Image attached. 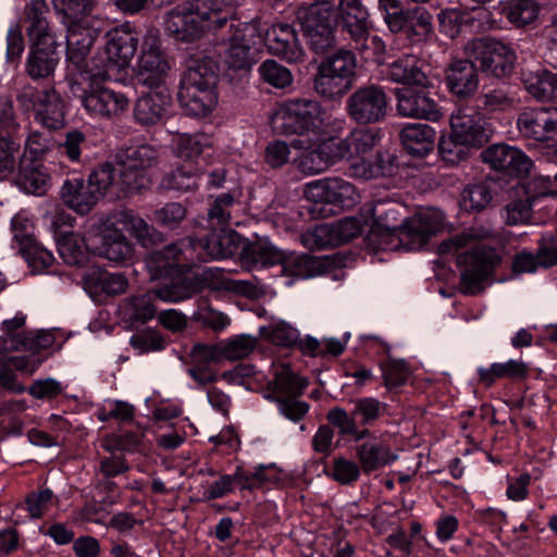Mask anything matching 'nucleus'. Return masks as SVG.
<instances>
[{
  "label": "nucleus",
  "instance_id": "nucleus-27",
  "mask_svg": "<svg viewBox=\"0 0 557 557\" xmlns=\"http://www.w3.org/2000/svg\"><path fill=\"white\" fill-rule=\"evenodd\" d=\"M423 67L424 62L419 57L404 53L386 65L384 74L386 79L396 84L426 87L430 83Z\"/></svg>",
  "mask_w": 557,
  "mask_h": 557
},
{
  "label": "nucleus",
  "instance_id": "nucleus-8",
  "mask_svg": "<svg viewBox=\"0 0 557 557\" xmlns=\"http://www.w3.org/2000/svg\"><path fill=\"white\" fill-rule=\"evenodd\" d=\"M170 64L161 50L159 29L148 27L141 37L137 60L138 82L148 88H160L165 84Z\"/></svg>",
  "mask_w": 557,
  "mask_h": 557
},
{
  "label": "nucleus",
  "instance_id": "nucleus-4",
  "mask_svg": "<svg viewBox=\"0 0 557 557\" xmlns=\"http://www.w3.org/2000/svg\"><path fill=\"white\" fill-rule=\"evenodd\" d=\"M227 24V15L213 0H195L187 5H178L169 11L164 18V29L175 40L191 42L206 32H216Z\"/></svg>",
  "mask_w": 557,
  "mask_h": 557
},
{
  "label": "nucleus",
  "instance_id": "nucleus-17",
  "mask_svg": "<svg viewBox=\"0 0 557 557\" xmlns=\"http://www.w3.org/2000/svg\"><path fill=\"white\" fill-rule=\"evenodd\" d=\"M481 159L493 170L516 177L527 176L533 165L532 160L520 149L506 144H494L481 152Z\"/></svg>",
  "mask_w": 557,
  "mask_h": 557
},
{
  "label": "nucleus",
  "instance_id": "nucleus-60",
  "mask_svg": "<svg viewBox=\"0 0 557 557\" xmlns=\"http://www.w3.org/2000/svg\"><path fill=\"white\" fill-rule=\"evenodd\" d=\"M157 299H159L157 289L131 298L128 301L131 317L140 322L150 321L156 317L157 308L154 302Z\"/></svg>",
  "mask_w": 557,
  "mask_h": 557
},
{
  "label": "nucleus",
  "instance_id": "nucleus-50",
  "mask_svg": "<svg viewBox=\"0 0 557 557\" xmlns=\"http://www.w3.org/2000/svg\"><path fill=\"white\" fill-rule=\"evenodd\" d=\"M366 216L373 221L371 228L396 230L403 227V223L406 221V219H401L397 207L382 202L370 205L366 209Z\"/></svg>",
  "mask_w": 557,
  "mask_h": 557
},
{
  "label": "nucleus",
  "instance_id": "nucleus-44",
  "mask_svg": "<svg viewBox=\"0 0 557 557\" xmlns=\"http://www.w3.org/2000/svg\"><path fill=\"white\" fill-rule=\"evenodd\" d=\"M202 174L197 166L181 165L163 176L161 186L180 193L194 190L198 188Z\"/></svg>",
  "mask_w": 557,
  "mask_h": 557
},
{
  "label": "nucleus",
  "instance_id": "nucleus-48",
  "mask_svg": "<svg viewBox=\"0 0 557 557\" xmlns=\"http://www.w3.org/2000/svg\"><path fill=\"white\" fill-rule=\"evenodd\" d=\"M313 87L322 98L335 100L342 98L351 88V85L319 65L314 75Z\"/></svg>",
  "mask_w": 557,
  "mask_h": 557
},
{
  "label": "nucleus",
  "instance_id": "nucleus-13",
  "mask_svg": "<svg viewBox=\"0 0 557 557\" xmlns=\"http://www.w3.org/2000/svg\"><path fill=\"white\" fill-rule=\"evenodd\" d=\"M188 246L190 260H221L235 256L243 247V239L236 231L222 226L203 238H189Z\"/></svg>",
  "mask_w": 557,
  "mask_h": 557
},
{
  "label": "nucleus",
  "instance_id": "nucleus-34",
  "mask_svg": "<svg viewBox=\"0 0 557 557\" xmlns=\"http://www.w3.org/2000/svg\"><path fill=\"white\" fill-rule=\"evenodd\" d=\"M61 197L69 208L79 214L90 212L99 200L89 183L85 184L81 177L66 180L61 188Z\"/></svg>",
  "mask_w": 557,
  "mask_h": 557
},
{
  "label": "nucleus",
  "instance_id": "nucleus-6",
  "mask_svg": "<svg viewBox=\"0 0 557 557\" xmlns=\"http://www.w3.org/2000/svg\"><path fill=\"white\" fill-rule=\"evenodd\" d=\"M230 35L224 39L223 60L234 71H248L256 63L255 47L261 38L260 23L257 20L240 22L228 20Z\"/></svg>",
  "mask_w": 557,
  "mask_h": 557
},
{
  "label": "nucleus",
  "instance_id": "nucleus-42",
  "mask_svg": "<svg viewBox=\"0 0 557 557\" xmlns=\"http://www.w3.org/2000/svg\"><path fill=\"white\" fill-rule=\"evenodd\" d=\"M49 8L46 0H32L25 7L26 22L28 23L27 34L29 40L55 39L49 32L47 14Z\"/></svg>",
  "mask_w": 557,
  "mask_h": 557
},
{
  "label": "nucleus",
  "instance_id": "nucleus-3",
  "mask_svg": "<svg viewBox=\"0 0 557 557\" xmlns=\"http://www.w3.org/2000/svg\"><path fill=\"white\" fill-rule=\"evenodd\" d=\"M441 211H425L406 218L396 230L371 228L368 245L374 251H412L421 249L443 226Z\"/></svg>",
  "mask_w": 557,
  "mask_h": 557
},
{
  "label": "nucleus",
  "instance_id": "nucleus-56",
  "mask_svg": "<svg viewBox=\"0 0 557 557\" xmlns=\"http://www.w3.org/2000/svg\"><path fill=\"white\" fill-rule=\"evenodd\" d=\"M409 23L404 33L412 44L428 39L433 30L432 15L424 8H413Z\"/></svg>",
  "mask_w": 557,
  "mask_h": 557
},
{
  "label": "nucleus",
  "instance_id": "nucleus-21",
  "mask_svg": "<svg viewBox=\"0 0 557 557\" xmlns=\"http://www.w3.org/2000/svg\"><path fill=\"white\" fill-rule=\"evenodd\" d=\"M264 41L271 54L288 63L304 60L305 52L298 41L297 33L288 23L272 24L265 32Z\"/></svg>",
  "mask_w": 557,
  "mask_h": 557
},
{
  "label": "nucleus",
  "instance_id": "nucleus-53",
  "mask_svg": "<svg viewBox=\"0 0 557 557\" xmlns=\"http://www.w3.org/2000/svg\"><path fill=\"white\" fill-rule=\"evenodd\" d=\"M59 504V497L51 488L41 487L30 492L25 498V510L32 519H40Z\"/></svg>",
  "mask_w": 557,
  "mask_h": 557
},
{
  "label": "nucleus",
  "instance_id": "nucleus-26",
  "mask_svg": "<svg viewBox=\"0 0 557 557\" xmlns=\"http://www.w3.org/2000/svg\"><path fill=\"white\" fill-rule=\"evenodd\" d=\"M380 140V133L371 128L356 127L344 138H332L336 160H354L367 156Z\"/></svg>",
  "mask_w": 557,
  "mask_h": 557
},
{
  "label": "nucleus",
  "instance_id": "nucleus-24",
  "mask_svg": "<svg viewBox=\"0 0 557 557\" xmlns=\"http://www.w3.org/2000/svg\"><path fill=\"white\" fill-rule=\"evenodd\" d=\"M30 41L32 46L25 63L26 73L34 81L50 77L53 75L60 61L57 40Z\"/></svg>",
  "mask_w": 557,
  "mask_h": 557
},
{
  "label": "nucleus",
  "instance_id": "nucleus-57",
  "mask_svg": "<svg viewBox=\"0 0 557 557\" xmlns=\"http://www.w3.org/2000/svg\"><path fill=\"white\" fill-rule=\"evenodd\" d=\"M301 240L304 245L311 250H320L339 244L334 224L327 223L319 224L311 231L306 232Z\"/></svg>",
  "mask_w": 557,
  "mask_h": 557
},
{
  "label": "nucleus",
  "instance_id": "nucleus-37",
  "mask_svg": "<svg viewBox=\"0 0 557 557\" xmlns=\"http://www.w3.org/2000/svg\"><path fill=\"white\" fill-rule=\"evenodd\" d=\"M36 121L50 129H58L65 124L64 101L54 90H45L38 98Z\"/></svg>",
  "mask_w": 557,
  "mask_h": 557
},
{
  "label": "nucleus",
  "instance_id": "nucleus-5",
  "mask_svg": "<svg viewBox=\"0 0 557 557\" xmlns=\"http://www.w3.org/2000/svg\"><path fill=\"white\" fill-rule=\"evenodd\" d=\"M271 126L280 135H298V138L324 135L325 110L313 99H288L277 104L271 115Z\"/></svg>",
  "mask_w": 557,
  "mask_h": 557
},
{
  "label": "nucleus",
  "instance_id": "nucleus-35",
  "mask_svg": "<svg viewBox=\"0 0 557 557\" xmlns=\"http://www.w3.org/2000/svg\"><path fill=\"white\" fill-rule=\"evenodd\" d=\"M109 216L123 231H128L144 247H148L162 238L160 232L149 225L143 218L135 215L131 210L116 211L109 214Z\"/></svg>",
  "mask_w": 557,
  "mask_h": 557
},
{
  "label": "nucleus",
  "instance_id": "nucleus-15",
  "mask_svg": "<svg viewBox=\"0 0 557 557\" xmlns=\"http://www.w3.org/2000/svg\"><path fill=\"white\" fill-rule=\"evenodd\" d=\"M138 35L131 22L110 29L106 34L104 53L107 55L100 70L117 71L126 69L137 50Z\"/></svg>",
  "mask_w": 557,
  "mask_h": 557
},
{
  "label": "nucleus",
  "instance_id": "nucleus-58",
  "mask_svg": "<svg viewBox=\"0 0 557 557\" xmlns=\"http://www.w3.org/2000/svg\"><path fill=\"white\" fill-rule=\"evenodd\" d=\"M236 484H242V487L248 485V474L244 473L240 467H237L233 474L221 475L219 480L212 482L206 492L207 498H222L232 493Z\"/></svg>",
  "mask_w": 557,
  "mask_h": 557
},
{
  "label": "nucleus",
  "instance_id": "nucleus-18",
  "mask_svg": "<svg viewBox=\"0 0 557 557\" xmlns=\"http://www.w3.org/2000/svg\"><path fill=\"white\" fill-rule=\"evenodd\" d=\"M517 126L525 138L542 143L554 141L557 139V108L527 109L519 114Z\"/></svg>",
  "mask_w": 557,
  "mask_h": 557
},
{
  "label": "nucleus",
  "instance_id": "nucleus-64",
  "mask_svg": "<svg viewBox=\"0 0 557 557\" xmlns=\"http://www.w3.org/2000/svg\"><path fill=\"white\" fill-rule=\"evenodd\" d=\"M21 253L34 273L47 271L54 262L53 253L38 243V240L24 248Z\"/></svg>",
  "mask_w": 557,
  "mask_h": 557
},
{
  "label": "nucleus",
  "instance_id": "nucleus-2",
  "mask_svg": "<svg viewBox=\"0 0 557 557\" xmlns=\"http://www.w3.org/2000/svg\"><path fill=\"white\" fill-rule=\"evenodd\" d=\"M111 74L107 70L82 73L81 77H69V90L79 102L85 113L94 120H113L121 116L129 107L124 92L107 86Z\"/></svg>",
  "mask_w": 557,
  "mask_h": 557
},
{
  "label": "nucleus",
  "instance_id": "nucleus-45",
  "mask_svg": "<svg viewBox=\"0 0 557 557\" xmlns=\"http://www.w3.org/2000/svg\"><path fill=\"white\" fill-rule=\"evenodd\" d=\"M476 372L479 375V382L485 386H491L500 377L524 376L527 373V367L522 361L509 359L506 362L492 363L488 368L479 367Z\"/></svg>",
  "mask_w": 557,
  "mask_h": 557
},
{
  "label": "nucleus",
  "instance_id": "nucleus-29",
  "mask_svg": "<svg viewBox=\"0 0 557 557\" xmlns=\"http://www.w3.org/2000/svg\"><path fill=\"white\" fill-rule=\"evenodd\" d=\"M83 284L84 289L92 298L101 295H121L128 288V281L124 274L111 273L99 267H92L85 273Z\"/></svg>",
  "mask_w": 557,
  "mask_h": 557
},
{
  "label": "nucleus",
  "instance_id": "nucleus-59",
  "mask_svg": "<svg viewBox=\"0 0 557 557\" xmlns=\"http://www.w3.org/2000/svg\"><path fill=\"white\" fill-rule=\"evenodd\" d=\"M220 345L223 358L239 360L248 357L255 350L257 338L248 334H239Z\"/></svg>",
  "mask_w": 557,
  "mask_h": 557
},
{
  "label": "nucleus",
  "instance_id": "nucleus-31",
  "mask_svg": "<svg viewBox=\"0 0 557 557\" xmlns=\"http://www.w3.org/2000/svg\"><path fill=\"white\" fill-rule=\"evenodd\" d=\"M161 287L156 288L159 300L163 302H181L191 298L197 293V283L190 275L188 267L183 268L163 278Z\"/></svg>",
  "mask_w": 557,
  "mask_h": 557
},
{
  "label": "nucleus",
  "instance_id": "nucleus-52",
  "mask_svg": "<svg viewBox=\"0 0 557 557\" xmlns=\"http://www.w3.org/2000/svg\"><path fill=\"white\" fill-rule=\"evenodd\" d=\"M17 184L22 189L29 194L41 195L46 191L49 175L35 164H26L20 162Z\"/></svg>",
  "mask_w": 557,
  "mask_h": 557
},
{
  "label": "nucleus",
  "instance_id": "nucleus-41",
  "mask_svg": "<svg viewBox=\"0 0 557 557\" xmlns=\"http://www.w3.org/2000/svg\"><path fill=\"white\" fill-rule=\"evenodd\" d=\"M494 9L518 27L531 24L540 14L535 0H500Z\"/></svg>",
  "mask_w": 557,
  "mask_h": 557
},
{
  "label": "nucleus",
  "instance_id": "nucleus-46",
  "mask_svg": "<svg viewBox=\"0 0 557 557\" xmlns=\"http://www.w3.org/2000/svg\"><path fill=\"white\" fill-rule=\"evenodd\" d=\"M58 251L62 260L70 265L81 267L89 260L85 240L76 233L65 234L58 242Z\"/></svg>",
  "mask_w": 557,
  "mask_h": 557
},
{
  "label": "nucleus",
  "instance_id": "nucleus-33",
  "mask_svg": "<svg viewBox=\"0 0 557 557\" xmlns=\"http://www.w3.org/2000/svg\"><path fill=\"white\" fill-rule=\"evenodd\" d=\"M119 172V163L114 166L112 163L106 162L89 174L88 183L98 198L107 195L112 198H120L135 193L134 190L123 189Z\"/></svg>",
  "mask_w": 557,
  "mask_h": 557
},
{
  "label": "nucleus",
  "instance_id": "nucleus-30",
  "mask_svg": "<svg viewBox=\"0 0 557 557\" xmlns=\"http://www.w3.org/2000/svg\"><path fill=\"white\" fill-rule=\"evenodd\" d=\"M307 385L308 382L297 375L289 366L280 364L274 368V376L268 383L269 394L265 395V398L277 400L297 397L302 394Z\"/></svg>",
  "mask_w": 557,
  "mask_h": 557
},
{
  "label": "nucleus",
  "instance_id": "nucleus-9",
  "mask_svg": "<svg viewBox=\"0 0 557 557\" xmlns=\"http://www.w3.org/2000/svg\"><path fill=\"white\" fill-rule=\"evenodd\" d=\"M465 51L479 63L482 72L498 78L509 75L517 60L510 46L488 37L472 39Z\"/></svg>",
  "mask_w": 557,
  "mask_h": 557
},
{
  "label": "nucleus",
  "instance_id": "nucleus-49",
  "mask_svg": "<svg viewBox=\"0 0 557 557\" xmlns=\"http://www.w3.org/2000/svg\"><path fill=\"white\" fill-rule=\"evenodd\" d=\"M259 335L276 346L292 347L299 339V332L283 320L272 321L269 325L259 327Z\"/></svg>",
  "mask_w": 557,
  "mask_h": 557
},
{
  "label": "nucleus",
  "instance_id": "nucleus-62",
  "mask_svg": "<svg viewBox=\"0 0 557 557\" xmlns=\"http://www.w3.org/2000/svg\"><path fill=\"white\" fill-rule=\"evenodd\" d=\"M261 78L274 88H285L293 83L290 71L274 60H265L258 69Z\"/></svg>",
  "mask_w": 557,
  "mask_h": 557
},
{
  "label": "nucleus",
  "instance_id": "nucleus-43",
  "mask_svg": "<svg viewBox=\"0 0 557 557\" xmlns=\"http://www.w3.org/2000/svg\"><path fill=\"white\" fill-rule=\"evenodd\" d=\"M211 145L212 139L206 133H177L172 140L173 153L186 161L195 160Z\"/></svg>",
  "mask_w": 557,
  "mask_h": 557
},
{
  "label": "nucleus",
  "instance_id": "nucleus-61",
  "mask_svg": "<svg viewBox=\"0 0 557 557\" xmlns=\"http://www.w3.org/2000/svg\"><path fill=\"white\" fill-rule=\"evenodd\" d=\"M492 200V193L488 185L484 183L467 186L462 194L460 206L466 211H480Z\"/></svg>",
  "mask_w": 557,
  "mask_h": 557
},
{
  "label": "nucleus",
  "instance_id": "nucleus-47",
  "mask_svg": "<svg viewBox=\"0 0 557 557\" xmlns=\"http://www.w3.org/2000/svg\"><path fill=\"white\" fill-rule=\"evenodd\" d=\"M332 74L342 77L343 81L352 86L357 69L355 54L346 49H338L333 54L326 57L320 64Z\"/></svg>",
  "mask_w": 557,
  "mask_h": 557
},
{
  "label": "nucleus",
  "instance_id": "nucleus-40",
  "mask_svg": "<svg viewBox=\"0 0 557 557\" xmlns=\"http://www.w3.org/2000/svg\"><path fill=\"white\" fill-rule=\"evenodd\" d=\"M182 107L193 116H208L218 104L215 88L187 89L178 91Z\"/></svg>",
  "mask_w": 557,
  "mask_h": 557
},
{
  "label": "nucleus",
  "instance_id": "nucleus-25",
  "mask_svg": "<svg viewBox=\"0 0 557 557\" xmlns=\"http://www.w3.org/2000/svg\"><path fill=\"white\" fill-rule=\"evenodd\" d=\"M327 260L324 257H314L309 253H290L283 256L280 268V277L286 287H290L297 280H307L322 274L326 269Z\"/></svg>",
  "mask_w": 557,
  "mask_h": 557
},
{
  "label": "nucleus",
  "instance_id": "nucleus-7",
  "mask_svg": "<svg viewBox=\"0 0 557 557\" xmlns=\"http://www.w3.org/2000/svg\"><path fill=\"white\" fill-rule=\"evenodd\" d=\"M296 16L313 51L321 53L334 45V17L331 4H301Z\"/></svg>",
  "mask_w": 557,
  "mask_h": 557
},
{
  "label": "nucleus",
  "instance_id": "nucleus-55",
  "mask_svg": "<svg viewBox=\"0 0 557 557\" xmlns=\"http://www.w3.org/2000/svg\"><path fill=\"white\" fill-rule=\"evenodd\" d=\"M354 160L356 161L350 163L348 173L355 178L369 181L385 175L387 171V165L382 152H377L373 161L368 160L366 156L355 158Z\"/></svg>",
  "mask_w": 557,
  "mask_h": 557
},
{
  "label": "nucleus",
  "instance_id": "nucleus-54",
  "mask_svg": "<svg viewBox=\"0 0 557 557\" xmlns=\"http://www.w3.org/2000/svg\"><path fill=\"white\" fill-rule=\"evenodd\" d=\"M387 409V405L375 397L367 396L357 398L351 410L352 417L359 420L361 425H372Z\"/></svg>",
  "mask_w": 557,
  "mask_h": 557
},
{
  "label": "nucleus",
  "instance_id": "nucleus-38",
  "mask_svg": "<svg viewBox=\"0 0 557 557\" xmlns=\"http://www.w3.org/2000/svg\"><path fill=\"white\" fill-rule=\"evenodd\" d=\"M218 65L211 58L196 61L188 67L181 81L180 90L215 88Z\"/></svg>",
  "mask_w": 557,
  "mask_h": 557
},
{
  "label": "nucleus",
  "instance_id": "nucleus-51",
  "mask_svg": "<svg viewBox=\"0 0 557 557\" xmlns=\"http://www.w3.org/2000/svg\"><path fill=\"white\" fill-rule=\"evenodd\" d=\"M54 343L55 337L51 331L27 332L13 338L11 349L41 355V351L51 348Z\"/></svg>",
  "mask_w": 557,
  "mask_h": 557
},
{
  "label": "nucleus",
  "instance_id": "nucleus-39",
  "mask_svg": "<svg viewBox=\"0 0 557 557\" xmlns=\"http://www.w3.org/2000/svg\"><path fill=\"white\" fill-rule=\"evenodd\" d=\"M527 91L541 101H557V74L548 70L527 72L522 76Z\"/></svg>",
  "mask_w": 557,
  "mask_h": 557
},
{
  "label": "nucleus",
  "instance_id": "nucleus-22",
  "mask_svg": "<svg viewBox=\"0 0 557 557\" xmlns=\"http://www.w3.org/2000/svg\"><path fill=\"white\" fill-rule=\"evenodd\" d=\"M397 113L405 117L423 119L437 122L443 113L434 99L424 91L398 88L395 92Z\"/></svg>",
  "mask_w": 557,
  "mask_h": 557
},
{
  "label": "nucleus",
  "instance_id": "nucleus-20",
  "mask_svg": "<svg viewBox=\"0 0 557 557\" xmlns=\"http://www.w3.org/2000/svg\"><path fill=\"white\" fill-rule=\"evenodd\" d=\"M153 90L140 96L134 107L135 121L143 126H153L172 114L173 101L170 91L164 88Z\"/></svg>",
  "mask_w": 557,
  "mask_h": 557
},
{
  "label": "nucleus",
  "instance_id": "nucleus-63",
  "mask_svg": "<svg viewBox=\"0 0 557 557\" xmlns=\"http://www.w3.org/2000/svg\"><path fill=\"white\" fill-rule=\"evenodd\" d=\"M13 238L17 243L20 251L24 250L35 242L34 223L24 211L16 213L11 220Z\"/></svg>",
  "mask_w": 557,
  "mask_h": 557
},
{
  "label": "nucleus",
  "instance_id": "nucleus-19",
  "mask_svg": "<svg viewBox=\"0 0 557 557\" xmlns=\"http://www.w3.org/2000/svg\"><path fill=\"white\" fill-rule=\"evenodd\" d=\"M190 249L188 240H180L164 246L161 249H154L145 259L146 268L152 281L166 278L168 275L186 268L182 263L188 258Z\"/></svg>",
  "mask_w": 557,
  "mask_h": 557
},
{
  "label": "nucleus",
  "instance_id": "nucleus-1",
  "mask_svg": "<svg viewBox=\"0 0 557 557\" xmlns=\"http://www.w3.org/2000/svg\"><path fill=\"white\" fill-rule=\"evenodd\" d=\"M488 235L490 232L485 230L468 228L438 245V253L456 256L461 286L466 294H474L498 262L495 249L479 244V238Z\"/></svg>",
  "mask_w": 557,
  "mask_h": 557
},
{
  "label": "nucleus",
  "instance_id": "nucleus-10",
  "mask_svg": "<svg viewBox=\"0 0 557 557\" xmlns=\"http://www.w3.org/2000/svg\"><path fill=\"white\" fill-rule=\"evenodd\" d=\"M158 150L150 145L132 146L117 156L123 189L136 193L147 188L150 184L147 171L158 163Z\"/></svg>",
  "mask_w": 557,
  "mask_h": 557
},
{
  "label": "nucleus",
  "instance_id": "nucleus-36",
  "mask_svg": "<svg viewBox=\"0 0 557 557\" xmlns=\"http://www.w3.org/2000/svg\"><path fill=\"white\" fill-rule=\"evenodd\" d=\"M356 456L362 471L367 474L391 465L398 458L387 444L377 441L358 445Z\"/></svg>",
  "mask_w": 557,
  "mask_h": 557
},
{
  "label": "nucleus",
  "instance_id": "nucleus-32",
  "mask_svg": "<svg viewBox=\"0 0 557 557\" xmlns=\"http://www.w3.org/2000/svg\"><path fill=\"white\" fill-rule=\"evenodd\" d=\"M436 132L429 124L406 123L400 131L405 150L413 157H425L433 150Z\"/></svg>",
  "mask_w": 557,
  "mask_h": 557
},
{
  "label": "nucleus",
  "instance_id": "nucleus-16",
  "mask_svg": "<svg viewBox=\"0 0 557 557\" xmlns=\"http://www.w3.org/2000/svg\"><path fill=\"white\" fill-rule=\"evenodd\" d=\"M449 122L450 135L463 146L480 148L490 139L486 120L478 111L459 108L451 113Z\"/></svg>",
  "mask_w": 557,
  "mask_h": 557
},
{
  "label": "nucleus",
  "instance_id": "nucleus-28",
  "mask_svg": "<svg viewBox=\"0 0 557 557\" xmlns=\"http://www.w3.org/2000/svg\"><path fill=\"white\" fill-rule=\"evenodd\" d=\"M446 85L458 99H468L479 87L476 66L469 60H454L446 69Z\"/></svg>",
  "mask_w": 557,
  "mask_h": 557
},
{
  "label": "nucleus",
  "instance_id": "nucleus-11",
  "mask_svg": "<svg viewBox=\"0 0 557 557\" xmlns=\"http://www.w3.org/2000/svg\"><path fill=\"white\" fill-rule=\"evenodd\" d=\"M387 96L381 86L369 85L355 90L346 100L349 117L358 124L381 122L387 113Z\"/></svg>",
  "mask_w": 557,
  "mask_h": 557
},
{
  "label": "nucleus",
  "instance_id": "nucleus-14",
  "mask_svg": "<svg viewBox=\"0 0 557 557\" xmlns=\"http://www.w3.org/2000/svg\"><path fill=\"white\" fill-rule=\"evenodd\" d=\"M66 34V67L69 77H81L82 73H94L87 69V57L97 37V30L85 25L84 21L64 23Z\"/></svg>",
  "mask_w": 557,
  "mask_h": 557
},
{
  "label": "nucleus",
  "instance_id": "nucleus-23",
  "mask_svg": "<svg viewBox=\"0 0 557 557\" xmlns=\"http://www.w3.org/2000/svg\"><path fill=\"white\" fill-rule=\"evenodd\" d=\"M100 236L99 255L111 262L123 263L133 257L134 248L131 242L124 235L110 216L102 219L98 224Z\"/></svg>",
  "mask_w": 557,
  "mask_h": 557
},
{
  "label": "nucleus",
  "instance_id": "nucleus-12",
  "mask_svg": "<svg viewBox=\"0 0 557 557\" xmlns=\"http://www.w3.org/2000/svg\"><path fill=\"white\" fill-rule=\"evenodd\" d=\"M292 147L305 151L295 159L296 168L305 175L319 174L337 162L332 147V137H326V134L295 138L292 140Z\"/></svg>",
  "mask_w": 557,
  "mask_h": 557
}]
</instances>
